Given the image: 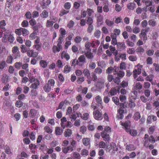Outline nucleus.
Listing matches in <instances>:
<instances>
[{
  "mask_svg": "<svg viewBox=\"0 0 159 159\" xmlns=\"http://www.w3.org/2000/svg\"><path fill=\"white\" fill-rule=\"evenodd\" d=\"M150 31V28L149 27L142 29L140 33L139 36L141 39L145 42L148 39L147 33Z\"/></svg>",
  "mask_w": 159,
  "mask_h": 159,
  "instance_id": "nucleus-1",
  "label": "nucleus"
},
{
  "mask_svg": "<svg viewBox=\"0 0 159 159\" xmlns=\"http://www.w3.org/2000/svg\"><path fill=\"white\" fill-rule=\"evenodd\" d=\"M144 140V142L143 145L146 148H148V146L150 143H153L155 142V140L153 136L152 135L150 136L149 137L148 139H146V140Z\"/></svg>",
  "mask_w": 159,
  "mask_h": 159,
  "instance_id": "nucleus-2",
  "label": "nucleus"
},
{
  "mask_svg": "<svg viewBox=\"0 0 159 159\" xmlns=\"http://www.w3.org/2000/svg\"><path fill=\"white\" fill-rule=\"evenodd\" d=\"M93 117L96 120H101L103 119L102 113L98 110L94 111L93 112Z\"/></svg>",
  "mask_w": 159,
  "mask_h": 159,
  "instance_id": "nucleus-3",
  "label": "nucleus"
},
{
  "mask_svg": "<svg viewBox=\"0 0 159 159\" xmlns=\"http://www.w3.org/2000/svg\"><path fill=\"white\" fill-rule=\"evenodd\" d=\"M120 88L118 86L112 88L108 93V95L111 96H112L116 95L117 93H119Z\"/></svg>",
  "mask_w": 159,
  "mask_h": 159,
  "instance_id": "nucleus-4",
  "label": "nucleus"
},
{
  "mask_svg": "<svg viewBox=\"0 0 159 159\" xmlns=\"http://www.w3.org/2000/svg\"><path fill=\"white\" fill-rule=\"evenodd\" d=\"M102 137L105 142H109L110 140V134L102 131L101 133Z\"/></svg>",
  "mask_w": 159,
  "mask_h": 159,
  "instance_id": "nucleus-5",
  "label": "nucleus"
},
{
  "mask_svg": "<svg viewBox=\"0 0 159 159\" xmlns=\"http://www.w3.org/2000/svg\"><path fill=\"white\" fill-rule=\"evenodd\" d=\"M116 145L115 143L112 142L109 145H107L105 149L106 151L110 152L111 150L116 151L117 148L116 149Z\"/></svg>",
  "mask_w": 159,
  "mask_h": 159,
  "instance_id": "nucleus-6",
  "label": "nucleus"
},
{
  "mask_svg": "<svg viewBox=\"0 0 159 159\" xmlns=\"http://www.w3.org/2000/svg\"><path fill=\"white\" fill-rule=\"evenodd\" d=\"M79 62V66H82L86 62V58L84 55H82L79 57L78 59Z\"/></svg>",
  "mask_w": 159,
  "mask_h": 159,
  "instance_id": "nucleus-7",
  "label": "nucleus"
},
{
  "mask_svg": "<svg viewBox=\"0 0 159 159\" xmlns=\"http://www.w3.org/2000/svg\"><path fill=\"white\" fill-rule=\"evenodd\" d=\"M27 55L29 57H36L38 55V53L36 52H34L32 49L29 50L27 51Z\"/></svg>",
  "mask_w": 159,
  "mask_h": 159,
  "instance_id": "nucleus-8",
  "label": "nucleus"
},
{
  "mask_svg": "<svg viewBox=\"0 0 159 159\" xmlns=\"http://www.w3.org/2000/svg\"><path fill=\"white\" fill-rule=\"evenodd\" d=\"M105 81L104 80H99L98 82L96 83V88L98 89H101L104 87Z\"/></svg>",
  "mask_w": 159,
  "mask_h": 159,
  "instance_id": "nucleus-9",
  "label": "nucleus"
},
{
  "mask_svg": "<svg viewBox=\"0 0 159 159\" xmlns=\"http://www.w3.org/2000/svg\"><path fill=\"white\" fill-rule=\"evenodd\" d=\"M117 68L116 66H114V67L112 66H110L108 67L106 70V73L108 74L113 72L114 75H116V70Z\"/></svg>",
  "mask_w": 159,
  "mask_h": 159,
  "instance_id": "nucleus-10",
  "label": "nucleus"
},
{
  "mask_svg": "<svg viewBox=\"0 0 159 159\" xmlns=\"http://www.w3.org/2000/svg\"><path fill=\"white\" fill-rule=\"evenodd\" d=\"M39 84L40 83L39 80L38 79H35L34 82L31 84L30 86V88L34 89H37Z\"/></svg>",
  "mask_w": 159,
  "mask_h": 159,
  "instance_id": "nucleus-11",
  "label": "nucleus"
},
{
  "mask_svg": "<svg viewBox=\"0 0 159 159\" xmlns=\"http://www.w3.org/2000/svg\"><path fill=\"white\" fill-rule=\"evenodd\" d=\"M126 150L129 152H130L135 150L136 147L133 144H127L125 146Z\"/></svg>",
  "mask_w": 159,
  "mask_h": 159,
  "instance_id": "nucleus-12",
  "label": "nucleus"
},
{
  "mask_svg": "<svg viewBox=\"0 0 159 159\" xmlns=\"http://www.w3.org/2000/svg\"><path fill=\"white\" fill-rule=\"evenodd\" d=\"M137 67V69H135L133 70V72L136 73L138 74V75L140 74L141 72V68L142 67V66L141 65L139 64H138L136 66Z\"/></svg>",
  "mask_w": 159,
  "mask_h": 159,
  "instance_id": "nucleus-13",
  "label": "nucleus"
},
{
  "mask_svg": "<svg viewBox=\"0 0 159 159\" xmlns=\"http://www.w3.org/2000/svg\"><path fill=\"white\" fill-rule=\"evenodd\" d=\"M90 49L89 51H87L85 53V55L87 59H91L93 58L94 56L93 53L90 52Z\"/></svg>",
  "mask_w": 159,
  "mask_h": 159,
  "instance_id": "nucleus-14",
  "label": "nucleus"
},
{
  "mask_svg": "<svg viewBox=\"0 0 159 159\" xmlns=\"http://www.w3.org/2000/svg\"><path fill=\"white\" fill-rule=\"evenodd\" d=\"M83 73L84 76H86L88 79L89 80L91 79L90 73L88 69H84Z\"/></svg>",
  "mask_w": 159,
  "mask_h": 159,
  "instance_id": "nucleus-15",
  "label": "nucleus"
},
{
  "mask_svg": "<svg viewBox=\"0 0 159 159\" xmlns=\"http://www.w3.org/2000/svg\"><path fill=\"white\" fill-rule=\"evenodd\" d=\"M118 112V115L117 117L118 119H122L124 117L123 114L124 112V110L122 109L121 108H120L118 109L117 111Z\"/></svg>",
  "mask_w": 159,
  "mask_h": 159,
  "instance_id": "nucleus-16",
  "label": "nucleus"
},
{
  "mask_svg": "<svg viewBox=\"0 0 159 159\" xmlns=\"http://www.w3.org/2000/svg\"><path fill=\"white\" fill-rule=\"evenodd\" d=\"M72 134V130L70 129H67L65 130L64 132V135L66 137H69Z\"/></svg>",
  "mask_w": 159,
  "mask_h": 159,
  "instance_id": "nucleus-17",
  "label": "nucleus"
},
{
  "mask_svg": "<svg viewBox=\"0 0 159 159\" xmlns=\"http://www.w3.org/2000/svg\"><path fill=\"white\" fill-rule=\"evenodd\" d=\"M129 121H126L125 122V123H121V125L124 127L125 130V131L126 132L127 131H128V130H129V129H130V128H128L129 126Z\"/></svg>",
  "mask_w": 159,
  "mask_h": 159,
  "instance_id": "nucleus-18",
  "label": "nucleus"
},
{
  "mask_svg": "<svg viewBox=\"0 0 159 159\" xmlns=\"http://www.w3.org/2000/svg\"><path fill=\"white\" fill-rule=\"evenodd\" d=\"M127 132L129 133L131 136L134 137L137 136L138 134L137 130L134 129H129L128 131Z\"/></svg>",
  "mask_w": 159,
  "mask_h": 159,
  "instance_id": "nucleus-19",
  "label": "nucleus"
},
{
  "mask_svg": "<svg viewBox=\"0 0 159 159\" xmlns=\"http://www.w3.org/2000/svg\"><path fill=\"white\" fill-rule=\"evenodd\" d=\"M29 148L31 153L35 154V151L34 150L37 148L36 145L35 144L31 143L29 145Z\"/></svg>",
  "mask_w": 159,
  "mask_h": 159,
  "instance_id": "nucleus-20",
  "label": "nucleus"
},
{
  "mask_svg": "<svg viewBox=\"0 0 159 159\" xmlns=\"http://www.w3.org/2000/svg\"><path fill=\"white\" fill-rule=\"evenodd\" d=\"M62 46L54 45L53 46L52 48L53 52L54 53H56L57 52H59L60 50L62 49Z\"/></svg>",
  "mask_w": 159,
  "mask_h": 159,
  "instance_id": "nucleus-21",
  "label": "nucleus"
},
{
  "mask_svg": "<svg viewBox=\"0 0 159 159\" xmlns=\"http://www.w3.org/2000/svg\"><path fill=\"white\" fill-rule=\"evenodd\" d=\"M52 87L47 84H45L43 87L44 90L46 93H48L51 91Z\"/></svg>",
  "mask_w": 159,
  "mask_h": 159,
  "instance_id": "nucleus-22",
  "label": "nucleus"
},
{
  "mask_svg": "<svg viewBox=\"0 0 159 159\" xmlns=\"http://www.w3.org/2000/svg\"><path fill=\"white\" fill-rule=\"evenodd\" d=\"M33 48H34L35 49L36 51H37L38 52H40L42 50V44H34L33 46Z\"/></svg>",
  "mask_w": 159,
  "mask_h": 159,
  "instance_id": "nucleus-23",
  "label": "nucleus"
},
{
  "mask_svg": "<svg viewBox=\"0 0 159 159\" xmlns=\"http://www.w3.org/2000/svg\"><path fill=\"white\" fill-rule=\"evenodd\" d=\"M63 132V129H61L59 127H57L55 129V133L57 135H61Z\"/></svg>",
  "mask_w": 159,
  "mask_h": 159,
  "instance_id": "nucleus-24",
  "label": "nucleus"
},
{
  "mask_svg": "<svg viewBox=\"0 0 159 159\" xmlns=\"http://www.w3.org/2000/svg\"><path fill=\"white\" fill-rule=\"evenodd\" d=\"M117 46L118 48H119L120 50L125 49V44L123 42L118 43Z\"/></svg>",
  "mask_w": 159,
  "mask_h": 159,
  "instance_id": "nucleus-25",
  "label": "nucleus"
},
{
  "mask_svg": "<svg viewBox=\"0 0 159 159\" xmlns=\"http://www.w3.org/2000/svg\"><path fill=\"white\" fill-rule=\"evenodd\" d=\"M105 22L108 26L110 27H112L114 24L113 21L111 20L108 19H106Z\"/></svg>",
  "mask_w": 159,
  "mask_h": 159,
  "instance_id": "nucleus-26",
  "label": "nucleus"
},
{
  "mask_svg": "<svg viewBox=\"0 0 159 159\" xmlns=\"http://www.w3.org/2000/svg\"><path fill=\"white\" fill-rule=\"evenodd\" d=\"M90 139L89 138H84L82 139L83 144L86 146L90 144Z\"/></svg>",
  "mask_w": 159,
  "mask_h": 159,
  "instance_id": "nucleus-27",
  "label": "nucleus"
},
{
  "mask_svg": "<svg viewBox=\"0 0 159 159\" xmlns=\"http://www.w3.org/2000/svg\"><path fill=\"white\" fill-rule=\"evenodd\" d=\"M39 65L41 67L45 68L47 66L48 63L46 61L41 60L39 61Z\"/></svg>",
  "mask_w": 159,
  "mask_h": 159,
  "instance_id": "nucleus-28",
  "label": "nucleus"
},
{
  "mask_svg": "<svg viewBox=\"0 0 159 159\" xmlns=\"http://www.w3.org/2000/svg\"><path fill=\"white\" fill-rule=\"evenodd\" d=\"M37 113V111L34 109H31L30 112V115L32 118L35 116Z\"/></svg>",
  "mask_w": 159,
  "mask_h": 159,
  "instance_id": "nucleus-29",
  "label": "nucleus"
},
{
  "mask_svg": "<svg viewBox=\"0 0 159 159\" xmlns=\"http://www.w3.org/2000/svg\"><path fill=\"white\" fill-rule=\"evenodd\" d=\"M116 74L117 75V77H118L119 78L120 80L125 75V73L124 72L120 70L118 72L116 70Z\"/></svg>",
  "mask_w": 159,
  "mask_h": 159,
  "instance_id": "nucleus-30",
  "label": "nucleus"
},
{
  "mask_svg": "<svg viewBox=\"0 0 159 159\" xmlns=\"http://www.w3.org/2000/svg\"><path fill=\"white\" fill-rule=\"evenodd\" d=\"M143 3H145L147 7L151 6L152 5V2L150 0H142Z\"/></svg>",
  "mask_w": 159,
  "mask_h": 159,
  "instance_id": "nucleus-31",
  "label": "nucleus"
},
{
  "mask_svg": "<svg viewBox=\"0 0 159 159\" xmlns=\"http://www.w3.org/2000/svg\"><path fill=\"white\" fill-rule=\"evenodd\" d=\"M37 33L35 31H33L32 33L29 36L30 39L33 40L36 38L38 36H37Z\"/></svg>",
  "mask_w": 159,
  "mask_h": 159,
  "instance_id": "nucleus-32",
  "label": "nucleus"
},
{
  "mask_svg": "<svg viewBox=\"0 0 159 159\" xmlns=\"http://www.w3.org/2000/svg\"><path fill=\"white\" fill-rule=\"evenodd\" d=\"M11 104L10 102L8 101H6V103L4 102L3 103L2 108L4 110H6L9 108Z\"/></svg>",
  "mask_w": 159,
  "mask_h": 159,
  "instance_id": "nucleus-33",
  "label": "nucleus"
},
{
  "mask_svg": "<svg viewBox=\"0 0 159 159\" xmlns=\"http://www.w3.org/2000/svg\"><path fill=\"white\" fill-rule=\"evenodd\" d=\"M40 16L42 18H46L48 16V13L45 10H44L40 14Z\"/></svg>",
  "mask_w": 159,
  "mask_h": 159,
  "instance_id": "nucleus-34",
  "label": "nucleus"
},
{
  "mask_svg": "<svg viewBox=\"0 0 159 159\" xmlns=\"http://www.w3.org/2000/svg\"><path fill=\"white\" fill-rule=\"evenodd\" d=\"M21 29H22L21 34H22L23 36H25L28 35L29 34V31L26 29L22 28Z\"/></svg>",
  "mask_w": 159,
  "mask_h": 159,
  "instance_id": "nucleus-35",
  "label": "nucleus"
},
{
  "mask_svg": "<svg viewBox=\"0 0 159 159\" xmlns=\"http://www.w3.org/2000/svg\"><path fill=\"white\" fill-rule=\"evenodd\" d=\"M54 22L52 20H47L46 24V26L47 27H51L53 25Z\"/></svg>",
  "mask_w": 159,
  "mask_h": 159,
  "instance_id": "nucleus-36",
  "label": "nucleus"
},
{
  "mask_svg": "<svg viewBox=\"0 0 159 159\" xmlns=\"http://www.w3.org/2000/svg\"><path fill=\"white\" fill-rule=\"evenodd\" d=\"M55 83V82L54 79H50L48 80V83L47 84L52 88H53L54 86Z\"/></svg>",
  "mask_w": 159,
  "mask_h": 159,
  "instance_id": "nucleus-37",
  "label": "nucleus"
},
{
  "mask_svg": "<svg viewBox=\"0 0 159 159\" xmlns=\"http://www.w3.org/2000/svg\"><path fill=\"white\" fill-rule=\"evenodd\" d=\"M60 36L64 38L65 37V35L66 34L65 30L62 28H61L60 30Z\"/></svg>",
  "mask_w": 159,
  "mask_h": 159,
  "instance_id": "nucleus-38",
  "label": "nucleus"
},
{
  "mask_svg": "<svg viewBox=\"0 0 159 159\" xmlns=\"http://www.w3.org/2000/svg\"><path fill=\"white\" fill-rule=\"evenodd\" d=\"M98 147L100 148H106V143L103 141H101L98 144Z\"/></svg>",
  "mask_w": 159,
  "mask_h": 159,
  "instance_id": "nucleus-39",
  "label": "nucleus"
},
{
  "mask_svg": "<svg viewBox=\"0 0 159 159\" xmlns=\"http://www.w3.org/2000/svg\"><path fill=\"white\" fill-rule=\"evenodd\" d=\"M135 6V4L134 3H129L127 5V7L128 9L133 10L134 9Z\"/></svg>",
  "mask_w": 159,
  "mask_h": 159,
  "instance_id": "nucleus-40",
  "label": "nucleus"
},
{
  "mask_svg": "<svg viewBox=\"0 0 159 159\" xmlns=\"http://www.w3.org/2000/svg\"><path fill=\"white\" fill-rule=\"evenodd\" d=\"M93 16H88L87 20V23L88 25H91L93 22Z\"/></svg>",
  "mask_w": 159,
  "mask_h": 159,
  "instance_id": "nucleus-41",
  "label": "nucleus"
},
{
  "mask_svg": "<svg viewBox=\"0 0 159 159\" xmlns=\"http://www.w3.org/2000/svg\"><path fill=\"white\" fill-rule=\"evenodd\" d=\"M137 53H143L144 52V49L142 46L138 47L135 50Z\"/></svg>",
  "mask_w": 159,
  "mask_h": 159,
  "instance_id": "nucleus-42",
  "label": "nucleus"
},
{
  "mask_svg": "<svg viewBox=\"0 0 159 159\" xmlns=\"http://www.w3.org/2000/svg\"><path fill=\"white\" fill-rule=\"evenodd\" d=\"M44 129L45 132L48 134L51 133L52 132V129L48 126H45Z\"/></svg>",
  "mask_w": 159,
  "mask_h": 159,
  "instance_id": "nucleus-43",
  "label": "nucleus"
},
{
  "mask_svg": "<svg viewBox=\"0 0 159 159\" xmlns=\"http://www.w3.org/2000/svg\"><path fill=\"white\" fill-rule=\"evenodd\" d=\"M89 117V115L87 113H84L81 116V118L84 120H87Z\"/></svg>",
  "mask_w": 159,
  "mask_h": 159,
  "instance_id": "nucleus-44",
  "label": "nucleus"
},
{
  "mask_svg": "<svg viewBox=\"0 0 159 159\" xmlns=\"http://www.w3.org/2000/svg\"><path fill=\"white\" fill-rule=\"evenodd\" d=\"M80 154L83 156H87L88 155L89 151L86 149H82L81 151Z\"/></svg>",
  "mask_w": 159,
  "mask_h": 159,
  "instance_id": "nucleus-45",
  "label": "nucleus"
},
{
  "mask_svg": "<svg viewBox=\"0 0 159 159\" xmlns=\"http://www.w3.org/2000/svg\"><path fill=\"white\" fill-rule=\"evenodd\" d=\"M140 113L138 112H136L134 116V120L136 121L138 120L140 118Z\"/></svg>",
  "mask_w": 159,
  "mask_h": 159,
  "instance_id": "nucleus-46",
  "label": "nucleus"
},
{
  "mask_svg": "<svg viewBox=\"0 0 159 159\" xmlns=\"http://www.w3.org/2000/svg\"><path fill=\"white\" fill-rule=\"evenodd\" d=\"M70 66L66 65L64 68V72L65 73H69L70 71Z\"/></svg>",
  "mask_w": 159,
  "mask_h": 159,
  "instance_id": "nucleus-47",
  "label": "nucleus"
},
{
  "mask_svg": "<svg viewBox=\"0 0 159 159\" xmlns=\"http://www.w3.org/2000/svg\"><path fill=\"white\" fill-rule=\"evenodd\" d=\"M5 26L0 25V38H1L3 34V32L5 31L6 29Z\"/></svg>",
  "mask_w": 159,
  "mask_h": 159,
  "instance_id": "nucleus-48",
  "label": "nucleus"
},
{
  "mask_svg": "<svg viewBox=\"0 0 159 159\" xmlns=\"http://www.w3.org/2000/svg\"><path fill=\"white\" fill-rule=\"evenodd\" d=\"M13 58V57L12 56L10 55L7 57L6 60V62L8 64H11L12 63Z\"/></svg>",
  "mask_w": 159,
  "mask_h": 159,
  "instance_id": "nucleus-49",
  "label": "nucleus"
},
{
  "mask_svg": "<svg viewBox=\"0 0 159 159\" xmlns=\"http://www.w3.org/2000/svg\"><path fill=\"white\" fill-rule=\"evenodd\" d=\"M120 80L118 77H115L114 78L113 77L112 82H113L116 84L118 85L120 82Z\"/></svg>",
  "mask_w": 159,
  "mask_h": 159,
  "instance_id": "nucleus-50",
  "label": "nucleus"
},
{
  "mask_svg": "<svg viewBox=\"0 0 159 159\" xmlns=\"http://www.w3.org/2000/svg\"><path fill=\"white\" fill-rule=\"evenodd\" d=\"M6 65V62L5 61H0V69L2 70L5 67Z\"/></svg>",
  "mask_w": 159,
  "mask_h": 159,
  "instance_id": "nucleus-51",
  "label": "nucleus"
},
{
  "mask_svg": "<svg viewBox=\"0 0 159 159\" xmlns=\"http://www.w3.org/2000/svg\"><path fill=\"white\" fill-rule=\"evenodd\" d=\"M20 48L21 49V52L23 53H25L26 52H27V51H28L26 46L24 45H22Z\"/></svg>",
  "mask_w": 159,
  "mask_h": 159,
  "instance_id": "nucleus-52",
  "label": "nucleus"
},
{
  "mask_svg": "<svg viewBox=\"0 0 159 159\" xmlns=\"http://www.w3.org/2000/svg\"><path fill=\"white\" fill-rule=\"evenodd\" d=\"M73 156L74 158L75 159H80L81 158L80 153L76 152H74L73 153Z\"/></svg>",
  "mask_w": 159,
  "mask_h": 159,
  "instance_id": "nucleus-53",
  "label": "nucleus"
},
{
  "mask_svg": "<svg viewBox=\"0 0 159 159\" xmlns=\"http://www.w3.org/2000/svg\"><path fill=\"white\" fill-rule=\"evenodd\" d=\"M112 101L115 103L116 105L119 104V99L116 97H113L112 98Z\"/></svg>",
  "mask_w": 159,
  "mask_h": 159,
  "instance_id": "nucleus-54",
  "label": "nucleus"
},
{
  "mask_svg": "<svg viewBox=\"0 0 159 159\" xmlns=\"http://www.w3.org/2000/svg\"><path fill=\"white\" fill-rule=\"evenodd\" d=\"M101 34V31L99 30H96L94 33V36L96 37L97 39H98L99 38Z\"/></svg>",
  "mask_w": 159,
  "mask_h": 159,
  "instance_id": "nucleus-55",
  "label": "nucleus"
},
{
  "mask_svg": "<svg viewBox=\"0 0 159 159\" xmlns=\"http://www.w3.org/2000/svg\"><path fill=\"white\" fill-rule=\"evenodd\" d=\"M118 51H116L115 52H113V55L115 56V59L116 61H118L120 60V55L117 56Z\"/></svg>",
  "mask_w": 159,
  "mask_h": 159,
  "instance_id": "nucleus-56",
  "label": "nucleus"
},
{
  "mask_svg": "<svg viewBox=\"0 0 159 159\" xmlns=\"http://www.w3.org/2000/svg\"><path fill=\"white\" fill-rule=\"evenodd\" d=\"M21 25L23 27H27L29 26V22L26 20H24L21 23Z\"/></svg>",
  "mask_w": 159,
  "mask_h": 159,
  "instance_id": "nucleus-57",
  "label": "nucleus"
},
{
  "mask_svg": "<svg viewBox=\"0 0 159 159\" xmlns=\"http://www.w3.org/2000/svg\"><path fill=\"white\" fill-rule=\"evenodd\" d=\"M22 63L21 62H16L14 64L15 67L18 69H20L22 66Z\"/></svg>",
  "mask_w": 159,
  "mask_h": 159,
  "instance_id": "nucleus-58",
  "label": "nucleus"
},
{
  "mask_svg": "<svg viewBox=\"0 0 159 159\" xmlns=\"http://www.w3.org/2000/svg\"><path fill=\"white\" fill-rule=\"evenodd\" d=\"M29 23L30 24V25L32 26H34V25H36L37 22L36 20L33 18L31 19L30 21H29Z\"/></svg>",
  "mask_w": 159,
  "mask_h": 159,
  "instance_id": "nucleus-59",
  "label": "nucleus"
},
{
  "mask_svg": "<svg viewBox=\"0 0 159 159\" xmlns=\"http://www.w3.org/2000/svg\"><path fill=\"white\" fill-rule=\"evenodd\" d=\"M96 102L99 104H101L102 103V99L99 95L96 96L95 98Z\"/></svg>",
  "mask_w": 159,
  "mask_h": 159,
  "instance_id": "nucleus-60",
  "label": "nucleus"
},
{
  "mask_svg": "<svg viewBox=\"0 0 159 159\" xmlns=\"http://www.w3.org/2000/svg\"><path fill=\"white\" fill-rule=\"evenodd\" d=\"M32 27V29L34 31H35L37 33L39 32V29L40 28V25H36Z\"/></svg>",
  "mask_w": 159,
  "mask_h": 159,
  "instance_id": "nucleus-61",
  "label": "nucleus"
},
{
  "mask_svg": "<svg viewBox=\"0 0 159 159\" xmlns=\"http://www.w3.org/2000/svg\"><path fill=\"white\" fill-rule=\"evenodd\" d=\"M25 16L27 19H32V14L29 11L27 12L25 14Z\"/></svg>",
  "mask_w": 159,
  "mask_h": 159,
  "instance_id": "nucleus-62",
  "label": "nucleus"
},
{
  "mask_svg": "<svg viewBox=\"0 0 159 159\" xmlns=\"http://www.w3.org/2000/svg\"><path fill=\"white\" fill-rule=\"evenodd\" d=\"M129 60L132 61H135L137 60V57L135 56L134 55H130L129 56Z\"/></svg>",
  "mask_w": 159,
  "mask_h": 159,
  "instance_id": "nucleus-63",
  "label": "nucleus"
},
{
  "mask_svg": "<svg viewBox=\"0 0 159 159\" xmlns=\"http://www.w3.org/2000/svg\"><path fill=\"white\" fill-rule=\"evenodd\" d=\"M15 105L16 107L20 108L23 106V103L20 100H18L16 101Z\"/></svg>",
  "mask_w": 159,
  "mask_h": 159,
  "instance_id": "nucleus-64",
  "label": "nucleus"
}]
</instances>
